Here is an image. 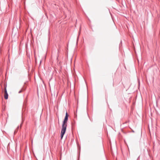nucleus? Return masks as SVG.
Returning <instances> with one entry per match:
<instances>
[{
    "label": "nucleus",
    "mask_w": 160,
    "mask_h": 160,
    "mask_svg": "<svg viewBox=\"0 0 160 160\" xmlns=\"http://www.w3.org/2000/svg\"><path fill=\"white\" fill-rule=\"evenodd\" d=\"M68 115L67 112L66 113V115L64 120L63 122L62 125V128L61 133V139H62L63 136L66 132L67 127V122L68 120Z\"/></svg>",
    "instance_id": "1"
},
{
    "label": "nucleus",
    "mask_w": 160,
    "mask_h": 160,
    "mask_svg": "<svg viewBox=\"0 0 160 160\" xmlns=\"http://www.w3.org/2000/svg\"><path fill=\"white\" fill-rule=\"evenodd\" d=\"M4 98L6 99H8V93H5L4 94Z\"/></svg>",
    "instance_id": "2"
},
{
    "label": "nucleus",
    "mask_w": 160,
    "mask_h": 160,
    "mask_svg": "<svg viewBox=\"0 0 160 160\" xmlns=\"http://www.w3.org/2000/svg\"><path fill=\"white\" fill-rule=\"evenodd\" d=\"M4 93H7V86L5 84H4Z\"/></svg>",
    "instance_id": "3"
},
{
    "label": "nucleus",
    "mask_w": 160,
    "mask_h": 160,
    "mask_svg": "<svg viewBox=\"0 0 160 160\" xmlns=\"http://www.w3.org/2000/svg\"><path fill=\"white\" fill-rule=\"evenodd\" d=\"M22 91V90H20L18 92L19 93H20Z\"/></svg>",
    "instance_id": "4"
}]
</instances>
